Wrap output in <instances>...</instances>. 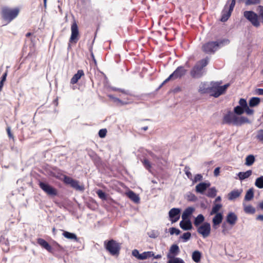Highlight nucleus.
I'll use <instances>...</instances> for the list:
<instances>
[{
  "instance_id": "f257e3e1",
  "label": "nucleus",
  "mask_w": 263,
  "mask_h": 263,
  "mask_svg": "<svg viewBox=\"0 0 263 263\" xmlns=\"http://www.w3.org/2000/svg\"><path fill=\"white\" fill-rule=\"evenodd\" d=\"M20 12L18 7L11 8L8 6H3L1 8L0 15L1 18L6 24H9L15 19Z\"/></svg>"
},
{
  "instance_id": "f03ea898",
  "label": "nucleus",
  "mask_w": 263,
  "mask_h": 263,
  "mask_svg": "<svg viewBox=\"0 0 263 263\" xmlns=\"http://www.w3.org/2000/svg\"><path fill=\"white\" fill-rule=\"evenodd\" d=\"M258 9V15L253 11H245L243 12L244 17L250 22L253 26L257 28L260 26L259 19L263 24V6L259 5Z\"/></svg>"
},
{
  "instance_id": "7ed1b4c3",
  "label": "nucleus",
  "mask_w": 263,
  "mask_h": 263,
  "mask_svg": "<svg viewBox=\"0 0 263 263\" xmlns=\"http://www.w3.org/2000/svg\"><path fill=\"white\" fill-rule=\"evenodd\" d=\"M248 119L243 116L238 117L233 112L229 111L223 118L222 123L233 124L236 126H240L246 123H248Z\"/></svg>"
},
{
  "instance_id": "20e7f679",
  "label": "nucleus",
  "mask_w": 263,
  "mask_h": 263,
  "mask_svg": "<svg viewBox=\"0 0 263 263\" xmlns=\"http://www.w3.org/2000/svg\"><path fill=\"white\" fill-rule=\"evenodd\" d=\"M229 43L228 40H219L217 41H209L202 46V51L207 54L215 53L224 43Z\"/></svg>"
},
{
  "instance_id": "39448f33",
  "label": "nucleus",
  "mask_w": 263,
  "mask_h": 263,
  "mask_svg": "<svg viewBox=\"0 0 263 263\" xmlns=\"http://www.w3.org/2000/svg\"><path fill=\"white\" fill-rule=\"evenodd\" d=\"M105 249L113 256H118L121 249V245L114 239L105 240L104 242Z\"/></svg>"
},
{
  "instance_id": "423d86ee",
  "label": "nucleus",
  "mask_w": 263,
  "mask_h": 263,
  "mask_svg": "<svg viewBox=\"0 0 263 263\" xmlns=\"http://www.w3.org/2000/svg\"><path fill=\"white\" fill-rule=\"evenodd\" d=\"M236 0H232L231 3L229 5L227 3L223 10L221 11V17L220 21L222 22H225L228 21L231 15L232 12L233 11L234 8L235 6Z\"/></svg>"
},
{
  "instance_id": "0eeeda50",
  "label": "nucleus",
  "mask_w": 263,
  "mask_h": 263,
  "mask_svg": "<svg viewBox=\"0 0 263 263\" xmlns=\"http://www.w3.org/2000/svg\"><path fill=\"white\" fill-rule=\"evenodd\" d=\"M186 71L187 70L183 66H180L178 67L176 70L163 81L161 86H162L170 80H174L178 78H181L186 74Z\"/></svg>"
},
{
  "instance_id": "6e6552de",
  "label": "nucleus",
  "mask_w": 263,
  "mask_h": 263,
  "mask_svg": "<svg viewBox=\"0 0 263 263\" xmlns=\"http://www.w3.org/2000/svg\"><path fill=\"white\" fill-rule=\"evenodd\" d=\"M229 86V84H225L223 86H219V83H215L210 88V93H212V96L217 98L223 94Z\"/></svg>"
},
{
  "instance_id": "1a4fd4ad",
  "label": "nucleus",
  "mask_w": 263,
  "mask_h": 263,
  "mask_svg": "<svg viewBox=\"0 0 263 263\" xmlns=\"http://www.w3.org/2000/svg\"><path fill=\"white\" fill-rule=\"evenodd\" d=\"M63 181L65 184L69 185L71 187L77 191H83L84 186L80 184L79 181L73 179L70 177L63 175Z\"/></svg>"
},
{
  "instance_id": "9d476101",
  "label": "nucleus",
  "mask_w": 263,
  "mask_h": 263,
  "mask_svg": "<svg viewBox=\"0 0 263 263\" xmlns=\"http://www.w3.org/2000/svg\"><path fill=\"white\" fill-rule=\"evenodd\" d=\"M71 34L69 40L68 47H70V44H76L79 40L80 34L78 26L76 21H73L71 26Z\"/></svg>"
},
{
  "instance_id": "9b49d317",
  "label": "nucleus",
  "mask_w": 263,
  "mask_h": 263,
  "mask_svg": "<svg viewBox=\"0 0 263 263\" xmlns=\"http://www.w3.org/2000/svg\"><path fill=\"white\" fill-rule=\"evenodd\" d=\"M39 185L40 187L48 196L54 197L58 195V190L47 183L40 181Z\"/></svg>"
},
{
  "instance_id": "f8f14e48",
  "label": "nucleus",
  "mask_w": 263,
  "mask_h": 263,
  "mask_svg": "<svg viewBox=\"0 0 263 263\" xmlns=\"http://www.w3.org/2000/svg\"><path fill=\"white\" fill-rule=\"evenodd\" d=\"M108 97L111 99L114 102L116 103L118 105H126L130 102L128 98V95L125 93L121 94L120 95V98L115 97L112 95H108Z\"/></svg>"
},
{
  "instance_id": "ddd939ff",
  "label": "nucleus",
  "mask_w": 263,
  "mask_h": 263,
  "mask_svg": "<svg viewBox=\"0 0 263 263\" xmlns=\"http://www.w3.org/2000/svg\"><path fill=\"white\" fill-rule=\"evenodd\" d=\"M197 232L201 234L204 238L208 237L211 233V226L209 222H204L201 226L198 227Z\"/></svg>"
},
{
  "instance_id": "4468645a",
  "label": "nucleus",
  "mask_w": 263,
  "mask_h": 263,
  "mask_svg": "<svg viewBox=\"0 0 263 263\" xmlns=\"http://www.w3.org/2000/svg\"><path fill=\"white\" fill-rule=\"evenodd\" d=\"M180 212V210L178 208H173L170 210L168 215L170 220L172 222H176L179 219Z\"/></svg>"
},
{
  "instance_id": "2eb2a0df",
  "label": "nucleus",
  "mask_w": 263,
  "mask_h": 263,
  "mask_svg": "<svg viewBox=\"0 0 263 263\" xmlns=\"http://www.w3.org/2000/svg\"><path fill=\"white\" fill-rule=\"evenodd\" d=\"M202 67L199 64H196L191 71V75L193 78H199L202 75Z\"/></svg>"
},
{
  "instance_id": "dca6fc26",
  "label": "nucleus",
  "mask_w": 263,
  "mask_h": 263,
  "mask_svg": "<svg viewBox=\"0 0 263 263\" xmlns=\"http://www.w3.org/2000/svg\"><path fill=\"white\" fill-rule=\"evenodd\" d=\"M215 214V215L212 219V222L213 228L216 229V226L219 225L222 222L223 220V215L221 213H218Z\"/></svg>"
},
{
  "instance_id": "f3484780",
  "label": "nucleus",
  "mask_w": 263,
  "mask_h": 263,
  "mask_svg": "<svg viewBox=\"0 0 263 263\" xmlns=\"http://www.w3.org/2000/svg\"><path fill=\"white\" fill-rule=\"evenodd\" d=\"M237 220V216L233 212L229 213L226 217V221L232 227L234 226Z\"/></svg>"
},
{
  "instance_id": "a211bd4d",
  "label": "nucleus",
  "mask_w": 263,
  "mask_h": 263,
  "mask_svg": "<svg viewBox=\"0 0 263 263\" xmlns=\"http://www.w3.org/2000/svg\"><path fill=\"white\" fill-rule=\"evenodd\" d=\"M180 252L179 247L177 245H173L167 254V258L169 257H175L177 256Z\"/></svg>"
},
{
  "instance_id": "6ab92c4d",
  "label": "nucleus",
  "mask_w": 263,
  "mask_h": 263,
  "mask_svg": "<svg viewBox=\"0 0 263 263\" xmlns=\"http://www.w3.org/2000/svg\"><path fill=\"white\" fill-rule=\"evenodd\" d=\"M37 243L40 245L42 248L45 249L49 252H52V248L48 243L47 241L43 238H38L37 239Z\"/></svg>"
},
{
  "instance_id": "aec40b11",
  "label": "nucleus",
  "mask_w": 263,
  "mask_h": 263,
  "mask_svg": "<svg viewBox=\"0 0 263 263\" xmlns=\"http://www.w3.org/2000/svg\"><path fill=\"white\" fill-rule=\"evenodd\" d=\"M210 186V183L201 182L196 186V191L197 193L203 194V192Z\"/></svg>"
},
{
  "instance_id": "412c9836",
  "label": "nucleus",
  "mask_w": 263,
  "mask_h": 263,
  "mask_svg": "<svg viewBox=\"0 0 263 263\" xmlns=\"http://www.w3.org/2000/svg\"><path fill=\"white\" fill-rule=\"evenodd\" d=\"M83 76H84V72L83 70L82 69L78 70L77 73L74 74V76L71 79L70 83L71 84H76Z\"/></svg>"
},
{
  "instance_id": "4be33fe9",
  "label": "nucleus",
  "mask_w": 263,
  "mask_h": 263,
  "mask_svg": "<svg viewBox=\"0 0 263 263\" xmlns=\"http://www.w3.org/2000/svg\"><path fill=\"white\" fill-rule=\"evenodd\" d=\"M194 211V209L192 207H188L185 209L182 214V219L183 220L188 219L189 217L191 215Z\"/></svg>"
},
{
  "instance_id": "5701e85b",
  "label": "nucleus",
  "mask_w": 263,
  "mask_h": 263,
  "mask_svg": "<svg viewBox=\"0 0 263 263\" xmlns=\"http://www.w3.org/2000/svg\"><path fill=\"white\" fill-rule=\"evenodd\" d=\"M180 226L184 230H189L192 228V223L189 219L180 221Z\"/></svg>"
},
{
  "instance_id": "b1692460",
  "label": "nucleus",
  "mask_w": 263,
  "mask_h": 263,
  "mask_svg": "<svg viewBox=\"0 0 263 263\" xmlns=\"http://www.w3.org/2000/svg\"><path fill=\"white\" fill-rule=\"evenodd\" d=\"M127 195L128 197L133 201L135 203H139L140 201V198L138 195H137L135 193H134L132 191H129L127 193Z\"/></svg>"
},
{
  "instance_id": "393cba45",
  "label": "nucleus",
  "mask_w": 263,
  "mask_h": 263,
  "mask_svg": "<svg viewBox=\"0 0 263 263\" xmlns=\"http://www.w3.org/2000/svg\"><path fill=\"white\" fill-rule=\"evenodd\" d=\"M260 102V98L258 97H252L249 100V104L251 107L258 106Z\"/></svg>"
},
{
  "instance_id": "a878e982",
  "label": "nucleus",
  "mask_w": 263,
  "mask_h": 263,
  "mask_svg": "<svg viewBox=\"0 0 263 263\" xmlns=\"http://www.w3.org/2000/svg\"><path fill=\"white\" fill-rule=\"evenodd\" d=\"M252 174L251 170H248L245 172H239L238 174V177L240 180H244L249 178Z\"/></svg>"
},
{
  "instance_id": "bb28decb",
  "label": "nucleus",
  "mask_w": 263,
  "mask_h": 263,
  "mask_svg": "<svg viewBox=\"0 0 263 263\" xmlns=\"http://www.w3.org/2000/svg\"><path fill=\"white\" fill-rule=\"evenodd\" d=\"M192 258L195 262L198 263L201 260V253L199 251H195L192 253Z\"/></svg>"
},
{
  "instance_id": "cd10ccee",
  "label": "nucleus",
  "mask_w": 263,
  "mask_h": 263,
  "mask_svg": "<svg viewBox=\"0 0 263 263\" xmlns=\"http://www.w3.org/2000/svg\"><path fill=\"white\" fill-rule=\"evenodd\" d=\"M63 235L67 239H72L76 241H78V238L77 235L74 233H70L67 231H64Z\"/></svg>"
},
{
  "instance_id": "c85d7f7f",
  "label": "nucleus",
  "mask_w": 263,
  "mask_h": 263,
  "mask_svg": "<svg viewBox=\"0 0 263 263\" xmlns=\"http://www.w3.org/2000/svg\"><path fill=\"white\" fill-rule=\"evenodd\" d=\"M222 205L221 203H214L213 206L210 213V215H212L218 213V212L222 208Z\"/></svg>"
},
{
  "instance_id": "c756f323",
  "label": "nucleus",
  "mask_w": 263,
  "mask_h": 263,
  "mask_svg": "<svg viewBox=\"0 0 263 263\" xmlns=\"http://www.w3.org/2000/svg\"><path fill=\"white\" fill-rule=\"evenodd\" d=\"M204 216L202 214H199L195 219L194 224L195 226L198 227L200 224H201L204 221Z\"/></svg>"
},
{
  "instance_id": "7c9ffc66",
  "label": "nucleus",
  "mask_w": 263,
  "mask_h": 263,
  "mask_svg": "<svg viewBox=\"0 0 263 263\" xmlns=\"http://www.w3.org/2000/svg\"><path fill=\"white\" fill-rule=\"evenodd\" d=\"M167 259V263H185L182 259L179 257L170 256Z\"/></svg>"
},
{
  "instance_id": "2f4dec72",
  "label": "nucleus",
  "mask_w": 263,
  "mask_h": 263,
  "mask_svg": "<svg viewBox=\"0 0 263 263\" xmlns=\"http://www.w3.org/2000/svg\"><path fill=\"white\" fill-rule=\"evenodd\" d=\"M255 159L253 155H248L246 158V162H245V165L247 166H251L252 165L254 162H255Z\"/></svg>"
},
{
  "instance_id": "473e14b6",
  "label": "nucleus",
  "mask_w": 263,
  "mask_h": 263,
  "mask_svg": "<svg viewBox=\"0 0 263 263\" xmlns=\"http://www.w3.org/2000/svg\"><path fill=\"white\" fill-rule=\"evenodd\" d=\"M152 256H154V253L153 251L144 252L141 254L140 260L146 259Z\"/></svg>"
},
{
  "instance_id": "72a5a7b5",
  "label": "nucleus",
  "mask_w": 263,
  "mask_h": 263,
  "mask_svg": "<svg viewBox=\"0 0 263 263\" xmlns=\"http://www.w3.org/2000/svg\"><path fill=\"white\" fill-rule=\"evenodd\" d=\"M211 87H206L205 84H202L199 86V92L201 93H210Z\"/></svg>"
},
{
  "instance_id": "f704fd0d",
  "label": "nucleus",
  "mask_w": 263,
  "mask_h": 263,
  "mask_svg": "<svg viewBox=\"0 0 263 263\" xmlns=\"http://www.w3.org/2000/svg\"><path fill=\"white\" fill-rule=\"evenodd\" d=\"M217 190L215 187L210 188L206 195L210 198H214L216 196Z\"/></svg>"
},
{
  "instance_id": "c9c22d12",
  "label": "nucleus",
  "mask_w": 263,
  "mask_h": 263,
  "mask_svg": "<svg viewBox=\"0 0 263 263\" xmlns=\"http://www.w3.org/2000/svg\"><path fill=\"white\" fill-rule=\"evenodd\" d=\"M240 196V193L237 190H234L231 192L229 195V199L230 200H233L237 198Z\"/></svg>"
},
{
  "instance_id": "e433bc0d",
  "label": "nucleus",
  "mask_w": 263,
  "mask_h": 263,
  "mask_svg": "<svg viewBox=\"0 0 263 263\" xmlns=\"http://www.w3.org/2000/svg\"><path fill=\"white\" fill-rule=\"evenodd\" d=\"M255 185L259 189L263 188V176H261L256 179Z\"/></svg>"
},
{
  "instance_id": "4c0bfd02",
  "label": "nucleus",
  "mask_w": 263,
  "mask_h": 263,
  "mask_svg": "<svg viewBox=\"0 0 263 263\" xmlns=\"http://www.w3.org/2000/svg\"><path fill=\"white\" fill-rule=\"evenodd\" d=\"M254 197V192L252 189L249 190L246 194L245 199L247 201L251 200Z\"/></svg>"
},
{
  "instance_id": "58836bf2",
  "label": "nucleus",
  "mask_w": 263,
  "mask_h": 263,
  "mask_svg": "<svg viewBox=\"0 0 263 263\" xmlns=\"http://www.w3.org/2000/svg\"><path fill=\"white\" fill-rule=\"evenodd\" d=\"M245 212L247 214H254L255 212V209L252 205H247L244 208Z\"/></svg>"
},
{
  "instance_id": "ea45409f",
  "label": "nucleus",
  "mask_w": 263,
  "mask_h": 263,
  "mask_svg": "<svg viewBox=\"0 0 263 263\" xmlns=\"http://www.w3.org/2000/svg\"><path fill=\"white\" fill-rule=\"evenodd\" d=\"M261 0H245V4L247 6L258 5L260 4Z\"/></svg>"
},
{
  "instance_id": "a19ab883",
  "label": "nucleus",
  "mask_w": 263,
  "mask_h": 263,
  "mask_svg": "<svg viewBox=\"0 0 263 263\" xmlns=\"http://www.w3.org/2000/svg\"><path fill=\"white\" fill-rule=\"evenodd\" d=\"M234 111L235 114L240 115L244 112L245 108L240 107V106H237L234 108Z\"/></svg>"
},
{
  "instance_id": "79ce46f5",
  "label": "nucleus",
  "mask_w": 263,
  "mask_h": 263,
  "mask_svg": "<svg viewBox=\"0 0 263 263\" xmlns=\"http://www.w3.org/2000/svg\"><path fill=\"white\" fill-rule=\"evenodd\" d=\"M8 71H6L2 76L1 77V80L0 81V91L2 90V88L4 86V83L6 80V78L7 76Z\"/></svg>"
},
{
  "instance_id": "37998d69",
  "label": "nucleus",
  "mask_w": 263,
  "mask_h": 263,
  "mask_svg": "<svg viewBox=\"0 0 263 263\" xmlns=\"http://www.w3.org/2000/svg\"><path fill=\"white\" fill-rule=\"evenodd\" d=\"M256 137L258 141L263 143V129H259L257 131Z\"/></svg>"
},
{
  "instance_id": "c03bdc74",
  "label": "nucleus",
  "mask_w": 263,
  "mask_h": 263,
  "mask_svg": "<svg viewBox=\"0 0 263 263\" xmlns=\"http://www.w3.org/2000/svg\"><path fill=\"white\" fill-rule=\"evenodd\" d=\"M209 62V59L208 58L202 59L201 60L199 61L197 64H199L200 65V67H202V69H203V67H205Z\"/></svg>"
},
{
  "instance_id": "a18cd8bd",
  "label": "nucleus",
  "mask_w": 263,
  "mask_h": 263,
  "mask_svg": "<svg viewBox=\"0 0 263 263\" xmlns=\"http://www.w3.org/2000/svg\"><path fill=\"white\" fill-rule=\"evenodd\" d=\"M97 194L98 195V197L103 200H105L106 199V194L102 190H99L97 191Z\"/></svg>"
},
{
  "instance_id": "49530a36",
  "label": "nucleus",
  "mask_w": 263,
  "mask_h": 263,
  "mask_svg": "<svg viewBox=\"0 0 263 263\" xmlns=\"http://www.w3.org/2000/svg\"><path fill=\"white\" fill-rule=\"evenodd\" d=\"M132 255L136 257L137 259L140 260L141 259V254L139 253V252L137 249H134L132 251Z\"/></svg>"
},
{
  "instance_id": "de8ad7c7",
  "label": "nucleus",
  "mask_w": 263,
  "mask_h": 263,
  "mask_svg": "<svg viewBox=\"0 0 263 263\" xmlns=\"http://www.w3.org/2000/svg\"><path fill=\"white\" fill-rule=\"evenodd\" d=\"M185 173L186 175L187 178L190 180H193V176L191 172L190 171V168L189 167H185L184 168Z\"/></svg>"
},
{
  "instance_id": "09e8293b",
  "label": "nucleus",
  "mask_w": 263,
  "mask_h": 263,
  "mask_svg": "<svg viewBox=\"0 0 263 263\" xmlns=\"http://www.w3.org/2000/svg\"><path fill=\"white\" fill-rule=\"evenodd\" d=\"M239 104L240 106L243 108H245L248 106L247 101L245 99H240L239 101Z\"/></svg>"
},
{
  "instance_id": "8fccbe9b",
  "label": "nucleus",
  "mask_w": 263,
  "mask_h": 263,
  "mask_svg": "<svg viewBox=\"0 0 263 263\" xmlns=\"http://www.w3.org/2000/svg\"><path fill=\"white\" fill-rule=\"evenodd\" d=\"M191 237V234L190 232H186L184 233L182 236H181V238L183 239L184 241H186L188 240Z\"/></svg>"
},
{
  "instance_id": "3c124183",
  "label": "nucleus",
  "mask_w": 263,
  "mask_h": 263,
  "mask_svg": "<svg viewBox=\"0 0 263 263\" xmlns=\"http://www.w3.org/2000/svg\"><path fill=\"white\" fill-rule=\"evenodd\" d=\"M170 232L171 235L175 234L176 235H178L180 234V231L175 228H171L170 229Z\"/></svg>"
},
{
  "instance_id": "603ef678",
  "label": "nucleus",
  "mask_w": 263,
  "mask_h": 263,
  "mask_svg": "<svg viewBox=\"0 0 263 263\" xmlns=\"http://www.w3.org/2000/svg\"><path fill=\"white\" fill-rule=\"evenodd\" d=\"M202 179V176L201 174H197L195 175L194 178H193V182H197V181H200Z\"/></svg>"
},
{
  "instance_id": "864d4df0",
  "label": "nucleus",
  "mask_w": 263,
  "mask_h": 263,
  "mask_svg": "<svg viewBox=\"0 0 263 263\" xmlns=\"http://www.w3.org/2000/svg\"><path fill=\"white\" fill-rule=\"evenodd\" d=\"M187 200L190 201H194L197 199L196 196L193 193H190L187 195Z\"/></svg>"
},
{
  "instance_id": "5fc2aeb1",
  "label": "nucleus",
  "mask_w": 263,
  "mask_h": 263,
  "mask_svg": "<svg viewBox=\"0 0 263 263\" xmlns=\"http://www.w3.org/2000/svg\"><path fill=\"white\" fill-rule=\"evenodd\" d=\"M107 130L106 129H100L99 132V136L100 138H104L106 136Z\"/></svg>"
},
{
  "instance_id": "6e6d98bb",
  "label": "nucleus",
  "mask_w": 263,
  "mask_h": 263,
  "mask_svg": "<svg viewBox=\"0 0 263 263\" xmlns=\"http://www.w3.org/2000/svg\"><path fill=\"white\" fill-rule=\"evenodd\" d=\"M245 111L248 115H253L254 112V110L250 108L248 106L245 108Z\"/></svg>"
},
{
  "instance_id": "4d7b16f0",
  "label": "nucleus",
  "mask_w": 263,
  "mask_h": 263,
  "mask_svg": "<svg viewBox=\"0 0 263 263\" xmlns=\"http://www.w3.org/2000/svg\"><path fill=\"white\" fill-rule=\"evenodd\" d=\"M222 233L223 235H227V234H228L229 233V229L227 227L226 224L225 223L222 224Z\"/></svg>"
},
{
  "instance_id": "13d9d810",
  "label": "nucleus",
  "mask_w": 263,
  "mask_h": 263,
  "mask_svg": "<svg viewBox=\"0 0 263 263\" xmlns=\"http://www.w3.org/2000/svg\"><path fill=\"white\" fill-rule=\"evenodd\" d=\"M143 164L147 170H149L151 167V163L147 159H144L143 161Z\"/></svg>"
},
{
  "instance_id": "bf43d9fd",
  "label": "nucleus",
  "mask_w": 263,
  "mask_h": 263,
  "mask_svg": "<svg viewBox=\"0 0 263 263\" xmlns=\"http://www.w3.org/2000/svg\"><path fill=\"white\" fill-rule=\"evenodd\" d=\"M6 131H7V134H8V136L9 138L14 140V136L12 134V133L11 132V129H10V127L9 126L7 127Z\"/></svg>"
},
{
  "instance_id": "052dcab7",
  "label": "nucleus",
  "mask_w": 263,
  "mask_h": 263,
  "mask_svg": "<svg viewBox=\"0 0 263 263\" xmlns=\"http://www.w3.org/2000/svg\"><path fill=\"white\" fill-rule=\"evenodd\" d=\"M255 92L258 95H263V89L257 88L255 90Z\"/></svg>"
},
{
  "instance_id": "680f3d73",
  "label": "nucleus",
  "mask_w": 263,
  "mask_h": 263,
  "mask_svg": "<svg viewBox=\"0 0 263 263\" xmlns=\"http://www.w3.org/2000/svg\"><path fill=\"white\" fill-rule=\"evenodd\" d=\"M220 173V167H216L214 171V174L215 176H217L219 175Z\"/></svg>"
},
{
  "instance_id": "e2e57ef3",
  "label": "nucleus",
  "mask_w": 263,
  "mask_h": 263,
  "mask_svg": "<svg viewBox=\"0 0 263 263\" xmlns=\"http://www.w3.org/2000/svg\"><path fill=\"white\" fill-rule=\"evenodd\" d=\"M258 208L263 210V201L259 203L258 204Z\"/></svg>"
},
{
  "instance_id": "0e129e2a",
  "label": "nucleus",
  "mask_w": 263,
  "mask_h": 263,
  "mask_svg": "<svg viewBox=\"0 0 263 263\" xmlns=\"http://www.w3.org/2000/svg\"><path fill=\"white\" fill-rule=\"evenodd\" d=\"M256 219L263 221V215H259L256 217Z\"/></svg>"
},
{
  "instance_id": "69168bd1",
  "label": "nucleus",
  "mask_w": 263,
  "mask_h": 263,
  "mask_svg": "<svg viewBox=\"0 0 263 263\" xmlns=\"http://www.w3.org/2000/svg\"><path fill=\"white\" fill-rule=\"evenodd\" d=\"M221 197H220V196H218V197L216 198V199H215V201H214V203H217V202L220 201H221Z\"/></svg>"
},
{
  "instance_id": "338daca9",
  "label": "nucleus",
  "mask_w": 263,
  "mask_h": 263,
  "mask_svg": "<svg viewBox=\"0 0 263 263\" xmlns=\"http://www.w3.org/2000/svg\"><path fill=\"white\" fill-rule=\"evenodd\" d=\"M154 258H156V259H160L161 258V255H160V254H158L157 255H154V256H153Z\"/></svg>"
},
{
  "instance_id": "774afa93",
  "label": "nucleus",
  "mask_w": 263,
  "mask_h": 263,
  "mask_svg": "<svg viewBox=\"0 0 263 263\" xmlns=\"http://www.w3.org/2000/svg\"><path fill=\"white\" fill-rule=\"evenodd\" d=\"M31 35H32V33L31 32H28L26 33V36L27 37H28L30 36Z\"/></svg>"
}]
</instances>
